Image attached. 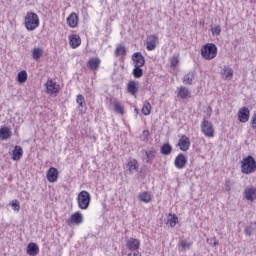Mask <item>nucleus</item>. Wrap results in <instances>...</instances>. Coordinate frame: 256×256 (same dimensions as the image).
<instances>
[{"instance_id":"nucleus-1","label":"nucleus","mask_w":256,"mask_h":256,"mask_svg":"<svg viewBox=\"0 0 256 256\" xmlns=\"http://www.w3.org/2000/svg\"><path fill=\"white\" fill-rule=\"evenodd\" d=\"M218 48L215 43H206L201 47L200 55L205 61H213L217 57Z\"/></svg>"},{"instance_id":"nucleus-2","label":"nucleus","mask_w":256,"mask_h":256,"mask_svg":"<svg viewBox=\"0 0 256 256\" xmlns=\"http://www.w3.org/2000/svg\"><path fill=\"white\" fill-rule=\"evenodd\" d=\"M240 169L243 175H251L256 171V161L255 158L251 155L244 157L240 162Z\"/></svg>"},{"instance_id":"nucleus-3","label":"nucleus","mask_w":256,"mask_h":256,"mask_svg":"<svg viewBox=\"0 0 256 256\" xmlns=\"http://www.w3.org/2000/svg\"><path fill=\"white\" fill-rule=\"evenodd\" d=\"M40 25L39 15L35 12H27L24 17V27L28 31H35Z\"/></svg>"},{"instance_id":"nucleus-4","label":"nucleus","mask_w":256,"mask_h":256,"mask_svg":"<svg viewBox=\"0 0 256 256\" xmlns=\"http://www.w3.org/2000/svg\"><path fill=\"white\" fill-rule=\"evenodd\" d=\"M76 199L77 205L82 211L89 209V205H91V193L89 191L82 190Z\"/></svg>"},{"instance_id":"nucleus-5","label":"nucleus","mask_w":256,"mask_h":256,"mask_svg":"<svg viewBox=\"0 0 256 256\" xmlns=\"http://www.w3.org/2000/svg\"><path fill=\"white\" fill-rule=\"evenodd\" d=\"M200 129L201 133L208 139H213V137H215V126H213V122L207 120V118H203Z\"/></svg>"},{"instance_id":"nucleus-6","label":"nucleus","mask_w":256,"mask_h":256,"mask_svg":"<svg viewBox=\"0 0 256 256\" xmlns=\"http://www.w3.org/2000/svg\"><path fill=\"white\" fill-rule=\"evenodd\" d=\"M84 221L85 218L83 217V213H81V211H76L71 214L70 218L67 220V225H82Z\"/></svg>"},{"instance_id":"nucleus-7","label":"nucleus","mask_w":256,"mask_h":256,"mask_svg":"<svg viewBox=\"0 0 256 256\" xmlns=\"http://www.w3.org/2000/svg\"><path fill=\"white\" fill-rule=\"evenodd\" d=\"M157 45H159V37H157V35L152 34L147 36L146 38L147 51H155V49H157Z\"/></svg>"},{"instance_id":"nucleus-8","label":"nucleus","mask_w":256,"mask_h":256,"mask_svg":"<svg viewBox=\"0 0 256 256\" xmlns=\"http://www.w3.org/2000/svg\"><path fill=\"white\" fill-rule=\"evenodd\" d=\"M187 163H188V158L183 153L178 154L174 159V167H176V169H179V170L185 169V167H187Z\"/></svg>"},{"instance_id":"nucleus-9","label":"nucleus","mask_w":256,"mask_h":256,"mask_svg":"<svg viewBox=\"0 0 256 256\" xmlns=\"http://www.w3.org/2000/svg\"><path fill=\"white\" fill-rule=\"evenodd\" d=\"M45 87L48 95H55V96H57V93H59V90L61 89L59 84H57V82L53 80H47V82L45 83Z\"/></svg>"},{"instance_id":"nucleus-10","label":"nucleus","mask_w":256,"mask_h":256,"mask_svg":"<svg viewBox=\"0 0 256 256\" xmlns=\"http://www.w3.org/2000/svg\"><path fill=\"white\" fill-rule=\"evenodd\" d=\"M133 67H143L145 65V56L141 52H135L131 56Z\"/></svg>"},{"instance_id":"nucleus-11","label":"nucleus","mask_w":256,"mask_h":256,"mask_svg":"<svg viewBox=\"0 0 256 256\" xmlns=\"http://www.w3.org/2000/svg\"><path fill=\"white\" fill-rule=\"evenodd\" d=\"M221 79L224 81H231L233 79L234 71L231 65H224L221 72Z\"/></svg>"},{"instance_id":"nucleus-12","label":"nucleus","mask_w":256,"mask_h":256,"mask_svg":"<svg viewBox=\"0 0 256 256\" xmlns=\"http://www.w3.org/2000/svg\"><path fill=\"white\" fill-rule=\"evenodd\" d=\"M46 179L49 183H57L59 179V170L55 167H50L46 172Z\"/></svg>"},{"instance_id":"nucleus-13","label":"nucleus","mask_w":256,"mask_h":256,"mask_svg":"<svg viewBox=\"0 0 256 256\" xmlns=\"http://www.w3.org/2000/svg\"><path fill=\"white\" fill-rule=\"evenodd\" d=\"M177 145L180 151H189V148L191 147V139H189L187 135H182L178 140Z\"/></svg>"},{"instance_id":"nucleus-14","label":"nucleus","mask_w":256,"mask_h":256,"mask_svg":"<svg viewBox=\"0 0 256 256\" xmlns=\"http://www.w3.org/2000/svg\"><path fill=\"white\" fill-rule=\"evenodd\" d=\"M249 117H251V111L247 107H242L238 111V119L240 123H247L249 121Z\"/></svg>"},{"instance_id":"nucleus-15","label":"nucleus","mask_w":256,"mask_h":256,"mask_svg":"<svg viewBox=\"0 0 256 256\" xmlns=\"http://www.w3.org/2000/svg\"><path fill=\"white\" fill-rule=\"evenodd\" d=\"M126 247L127 249H129V251H132V252L139 251V249H141V240L137 238H130L126 242Z\"/></svg>"},{"instance_id":"nucleus-16","label":"nucleus","mask_w":256,"mask_h":256,"mask_svg":"<svg viewBox=\"0 0 256 256\" xmlns=\"http://www.w3.org/2000/svg\"><path fill=\"white\" fill-rule=\"evenodd\" d=\"M243 195L247 201H256V188L254 186L246 187Z\"/></svg>"},{"instance_id":"nucleus-17","label":"nucleus","mask_w":256,"mask_h":256,"mask_svg":"<svg viewBox=\"0 0 256 256\" xmlns=\"http://www.w3.org/2000/svg\"><path fill=\"white\" fill-rule=\"evenodd\" d=\"M66 23L68 27H70L71 29H75V27L79 24V16L77 15V13L72 12L66 19Z\"/></svg>"},{"instance_id":"nucleus-18","label":"nucleus","mask_w":256,"mask_h":256,"mask_svg":"<svg viewBox=\"0 0 256 256\" xmlns=\"http://www.w3.org/2000/svg\"><path fill=\"white\" fill-rule=\"evenodd\" d=\"M127 91L130 95H136L139 93V82L135 80H131L127 84Z\"/></svg>"},{"instance_id":"nucleus-19","label":"nucleus","mask_w":256,"mask_h":256,"mask_svg":"<svg viewBox=\"0 0 256 256\" xmlns=\"http://www.w3.org/2000/svg\"><path fill=\"white\" fill-rule=\"evenodd\" d=\"M145 157L143 158L144 161L147 163H153V160L155 159L157 155V150L155 148H150L148 150H144Z\"/></svg>"},{"instance_id":"nucleus-20","label":"nucleus","mask_w":256,"mask_h":256,"mask_svg":"<svg viewBox=\"0 0 256 256\" xmlns=\"http://www.w3.org/2000/svg\"><path fill=\"white\" fill-rule=\"evenodd\" d=\"M13 133L11 132V129L7 126H2L0 128V139L2 141H7V139H11Z\"/></svg>"},{"instance_id":"nucleus-21","label":"nucleus","mask_w":256,"mask_h":256,"mask_svg":"<svg viewBox=\"0 0 256 256\" xmlns=\"http://www.w3.org/2000/svg\"><path fill=\"white\" fill-rule=\"evenodd\" d=\"M127 171H129L130 174L137 173L139 171V162L136 159L128 161Z\"/></svg>"},{"instance_id":"nucleus-22","label":"nucleus","mask_w":256,"mask_h":256,"mask_svg":"<svg viewBox=\"0 0 256 256\" xmlns=\"http://www.w3.org/2000/svg\"><path fill=\"white\" fill-rule=\"evenodd\" d=\"M87 65L91 71H97L99 69V65H101V59L98 57L91 58Z\"/></svg>"},{"instance_id":"nucleus-23","label":"nucleus","mask_w":256,"mask_h":256,"mask_svg":"<svg viewBox=\"0 0 256 256\" xmlns=\"http://www.w3.org/2000/svg\"><path fill=\"white\" fill-rule=\"evenodd\" d=\"M111 103L114 107V112L117 113L118 115H124L125 114V107L121 102L117 100H111Z\"/></svg>"},{"instance_id":"nucleus-24","label":"nucleus","mask_w":256,"mask_h":256,"mask_svg":"<svg viewBox=\"0 0 256 256\" xmlns=\"http://www.w3.org/2000/svg\"><path fill=\"white\" fill-rule=\"evenodd\" d=\"M23 157V148L21 146H15L12 151V161H19Z\"/></svg>"},{"instance_id":"nucleus-25","label":"nucleus","mask_w":256,"mask_h":256,"mask_svg":"<svg viewBox=\"0 0 256 256\" xmlns=\"http://www.w3.org/2000/svg\"><path fill=\"white\" fill-rule=\"evenodd\" d=\"M138 199L139 201H142V203H151L153 201V196L150 192L144 191L139 193Z\"/></svg>"},{"instance_id":"nucleus-26","label":"nucleus","mask_w":256,"mask_h":256,"mask_svg":"<svg viewBox=\"0 0 256 256\" xmlns=\"http://www.w3.org/2000/svg\"><path fill=\"white\" fill-rule=\"evenodd\" d=\"M27 255H39V246L36 243H29L26 250Z\"/></svg>"},{"instance_id":"nucleus-27","label":"nucleus","mask_w":256,"mask_h":256,"mask_svg":"<svg viewBox=\"0 0 256 256\" xmlns=\"http://www.w3.org/2000/svg\"><path fill=\"white\" fill-rule=\"evenodd\" d=\"M177 97H179V99H188V97H191V92L187 87L181 86L178 88Z\"/></svg>"},{"instance_id":"nucleus-28","label":"nucleus","mask_w":256,"mask_h":256,"mask_svg":"<svg viewBox=\"0 0 256 256\" xmlns=\"http://www.w3.org/2000/svg\"><path fill=\"white\" fill-rule=\"evenodd\" d=\"M115 57H126L127 56V48L123 44H119L116 46L114 51Z\"/></svg>"},{"instance_id":"nucleus-29","label":"nucleus","mask_w":256,"mask_h":256,"mask_svg":"<svg viewBox=\"0 0 256 256\" xmlns=\"http://www.w3.org/2000/svg\"><path fill=\"white\" fill-rule=\"evenodd\" d=\"M70 47H72V49H77V47H79V45H81V37H79V35L77 34H73L72 36H70Z\"/></svg>"},{"instance_id":"nucleus-30","label":"nucleus","mask_w":256,"mask_h":256,"mask_svg":"<svg viewBox=\"0 0 256 256\" xmlns=\"http://www.w3.org/2000/svg\"><path fill=\"white\" fill-rule=\"evenodd\" d=\"M193 79H195V71H190L184 76L183 83L185 85H193Z\"/></svg>"},{"instance_id":"nucleus-31","label":"nucleus","mask_w":256,"mask_h":256,"mask_svg":"<svg viewBox=\"0 0 256 256\" xmlns=\"http://www.w3.org/2000/svg\"><path fill=\"white\" fill-rule=\"evenodd\" d=\"M172 152L173 146L169 143H164L160 148V153H162V155H171Z\"/></svg>"},{"instance_id":"nucleus-32","label":"nucleus","mask_w":256,"mask_h":256,"mask_svg":"<svg viewBox=\"0 0 256 256\" xmlns=\"http://www.w3.org/2000/svg\"><path fill=\"white\" fill-rule=\"evenodd\" d=\"M142 66H134L132 70V75L135 79H141L143 77V68Z\"/></svg>"},{"instance_id":"nucleus-33","label":"nucleus","mask_w":256,"mask_h":256,"mask_svg":"<svg viewBox=\"0 0 256 256\" xmlns=\"http://www.w3.org/2000/svg\"><path fill=\"white\" fill-rule=\"evenodd\" d=\"M43 55V48L41 47H35L33 50H32V58L35 60V61H39V58Z\"/></svg>"},{"instance_id":"nucleus-34","label":"nucleus","mask_w":256,"mask_h":256,"mask_svg":"<svg viewBox=\"0 0 256 256\" xmlns=\"http://www.w3.org/2000/svg\"><path fill=\"white\" fill-rule=\"evenodd\" d=\"M177 223H179V218L177 217V215L169 214L167 225H169V227H175Z\"/></svg>"},{"instance_id":"nucleus-35","label":"nucleus","mask_w":256,"mask_h":256,"mask_svg":"<svg viewBox=\"0 0 256 256\" xmlns=\"http://www.w3.org/2000/svg\"><path fill=\"white\" fill-rule=\"evenodd\" d=\"M28 75H27V71L22 70L18 73L17 75V81L18 83H25V81H27Z\"/></svg>"},{"instance_id":"nucleus-36","label":"nucleus","mask_w":256,"mask_h":256,"mask_svg":"<svg viewBox=\"0 0 256 256\" xmlns=\"http://www.w3.org/2000/svg\"><path fill=\"white\" fill-rule=\"evenodd\" d=\"M191 242H187L185 240H182L179 242L180 251H189L191 249Z\"/></svg>"},{"instance_id":"nucleus-37","label":"nucleus","mask_w":256,"mask_h":256,"mask_svg":"<svg viewBox=\"0 0 256 256\" xmlns=\"http://www.w3.org/2000/svg\"><path fill=\"white\" fill-rule=\"evenodd\" d=\"M142 113L144 115H151V103L145 102L142 107Z\"/></svg>"},{"instance_id":"nucleus-38","label":"nucleus","mask_w":256,"mask_h":256,"mask_svg":"<svg viewBox=\"0 0 256 256\" xmlns=\"http://www.w3.org/2000/svg\"><path fill=\"white\" fill-rule=\"evenodd\" d=\"M211 33H212V35L219 37V35H221V26L215 25L214 27H212Z\"/></svg>"},{"instance_id":"nucleus-39","label":"nucleus","mask_w":256,"mask_h":256,"mask_svg":"<svg viewBox=\"0 0 256 256\" xmlns=\"http://www.w3.org/2000/svg\"><path fill=\"white\" fill-rule=\"evenodd\" d=\"M253 231H255V228H253V224H251L244 229V234L246 235V237H251V235H253Z\"/></svg>"},{"instance_id":"nucleus-40","label":"nucleus","mask_w":256,"mask_h":256,"mask_svg":"<svg viewBox=\"0 0 256 256\" xmlns=\"http://www.w3.org/2000/svg\"><path fill=\"white\" fill-rule=\"evenodd\" d=\"M11 207L13 211H19L21 209V204L19 203V200H13L11 203Z\"/></svg>"},{"instance_id":"nucleus-41","label":"nucleus","mask_w":256,"mask_h":256,"mask_svg":"<svg viewBox=\"0 0 256 256\" xmlns=\"http://www.w3.org/2000/svg\"><path fill=\"white\" fill-rule=\"evenodd\" d=\"M170 65L171 67H177V65H179V57L173 56L170 58Z\"/></svg>"},{"instance_id":"nucleus-42","label":"nucleus","mask_w":256,"mask_h":256,"mask_svg":"<svg viewBox=\"0 0 256 256\" xmlns=\"http://www.w3.org/2000/svg\"><path fill=\"white\" fill-rule=\"evenodd\" d=\"M76 103L79 105V107H83V103H85V97H83L81 94L77 95Z\"/></svg>"},{"instance_id":"nucleus-43","label":"nucleus","mask_w":256,"mask_h":256,"mask_svg":"<svg viewBox=\"0 0 256 256\" xmlns=\"http://www.w3.org/2000/svg\"><path fill=\"white\" fill-rule=\"evenodd\" d=\"M231 187H233V184L231 183V180H226L224 184V189L229 193L231 191Z\"/></svg>"},{"instance_id":"nucleus-44","label":"nucleus","mask_w":256,"mask_h":256,"mask_svg":"<svg viewBox=\"0 0 256 256\" xmlns=\"http://www.w3.org/2000/svg\"><path fill=\"white\" fill-rule=\"evenodd\" d=\"M251 127L252 129H256V113H254L252 116Z\"/></svg>"},{"instance_id":"nucleus-45","label":"nucleus","mask_w":256,"mask_h":256,"mask_svg":"<svg viewBox=\"0 0 256 256\" xmlns=\"http://www.w3.org/2000/svg\"><path fill=\"white\" fill-rule=\"evenodd\" d=\"M212 113H213V108H211V106H208L206 108V115H207V117H211Z\"/></svg>"},{"instance_id":"nucleus-46","label":"nucleus","mask_w":256,"mask_h":256,"mask_svg":"<svg viewBox=\"0 0 256 256\" xmlns=\"http://www.w3.org/2000/svg\"><path fill=\"white\" fill-rule=\"evenodd\" d=\"M143 135H144V137H149V131L148 130H144L143 131Z\"/></svg>"},{"instance_id":"nucleus-47","label":"nucleus","mask_w":256,"mask_h":256,"mask_svg":"<svg viewBox=\"0 0 256 256\" xmlns=\"http://www.w3.org/2000/svg\"><path fill=\"white\" fill-rule=\"evenodd\" d=\"M217 245H219V241L214 242V247H217Z\"/></svg>"}]
</instances>
